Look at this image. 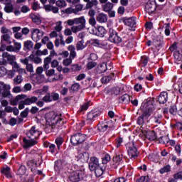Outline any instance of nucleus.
<instances>
[{
    "instance_id": "obj_52",
    "label": "nucleus",
    "mask_w": 182,
    "mask_h": 182,
    "mask_svg": "<svg viewBox=\"0 0 182 182\" xmlns=\"http://www.w3.org/2000/svg\"><path fill=\"white\" fill-rule=\"evenodd\" d=\"M168 136H160L159 138V143H161V144H166V143H168Z\"/></svg>"
},
{
    "instance_id": "obj_29",
    "label": "nucleus",
    "mask_w": 182,
    "mask_h": 182,
    "mask_svg": "<svg viewBox=\"0 0 182 182\" xmlns=\"http://www.w3.org/2000/svg\"><path fill=\"white\" fill-rule=\"evenodd\" d=\"M11 87L9 85H4V90L1 93L3 97H11L12 96L11 95V91H10Z\"/></svg>"
},
{
    "instance_id": "obj_63",
    "label": "nucleus",
    "mask_w": 182,
    "mask_h": 182,
    "mask_svg": "<svg viewBox=\"0 0 182 182\" xmlns=\"http://www.w3.org/2000/svg\"><path fill=\"white\" fill-rule=\"evenodd\" d=\"M169 50L171 52H176V50H177V42H173V43L169 47Z\"/></svg>"
},
{
    "instance_id": "obj_58",
    "label": "nucleus",
    "mask_w": 182,
    "mask_h": 182,
    "mask_svg": "<svg viewBox=\"0 0 182 182\" xmlns=\"http://www.w3.org/2000/svg\"><path fill=\"white\" fill-rule=\"evenodd\" d=\"M143 90V85L141 84L136 83L134 86V90L135 92H141Z\"/></svg>"
},
{
    "instance_id": "obj_44",
    "label": "nucleus",
    "mask_w": 182,
    "mask_h": 182,
    "mask_svg": "<svg viewBox=\"0 0 182 182\" xmlns=\"http://www.w3.org/2000/svg\"><path fill=\"white\" fill-rule=\"evenodd\" d=\"M63 141H65V140L63 139V137H58L55 139V143L57 145L58 150H60V146L63 144Z\"/></svg>"
},
{
    "instance_id": "obj_17",
    "label": "nucleus",
    "mask_w": 182,
    "mask_h": 182,
    "mask_svg": "<svg viewBox=\"0 0 182 182\" xmlns=\"http://www.w3.org/2000/svg\"><path fill=\"white\" fill-rule=\"evenodd\" d=\"M168 100V94L166 92H162L158 97L157 102H159L160 105H164V103H167Z\"/></svg>"
},
{
    "instance_id": "obj_25",
    "label": "nucleus",
    "mask_w": 182,
    "mask_h": 182,
    "mask_svg": "<svg viewBox=\"0 0 182 182\" xmlns=\"http://www.w3.org/2000/svg\"><path fill=\"white\" fill-rule=\"evenodd\" d=\"M43 163V160H41V162L38 163L35 159H31L27 161L26 165L28 168L33 167V166H35V167H41Z\"/></svg>"
},
{
    "instance_id": "obj_39",
    "label": "nucleus",
    "mask_w": 182,
    "mask_h": 182,
    "mask_svg": "<svg viewBox=\"0 0 182 182\" xmlns=\"http://www.w3.org/2000/svg\"><path fill=\"white\" fill-rule=\"evenodd\" d=\"M32 33H37V38L38 39L41 40L43 35L45 34V32L43 31L39 30V28H33Z\"/></svg>"
},
{
    "instance_id": "obj_32",
    "label": "nucleus",
    "mask_w": 182,
    "mask_h": 182,
    "mask_svg": "<svg viewBox=\"0 0 182 182\" xmlns=\"http://www.w3.org/2000/svg\"><path fill=\"white\" fill-rule=\"evenodd\" d=\"M96 20L100 23H105V22H107V16L104 13H101L98 14Z\"/></svg>"
},
{
    "instance_id": "obj_11",
    "label": "nucleus",
    "mask_w": 182,
    "mask_h": 182,
    "mask_svg": "<svg viewBox=\"0 0 182 182\" xmlns=\"http://www.w3.org/2000/svg\"><path fill=\"white\" fill-rule=\"evenodd\" d=\"M112 120L110 121H102L97 124V130L101 133H105L108 129H112Z\"/></svg>"
},
{
    "instance_id": "obj_30",
    "label": "nucleus",
    "mask_w": 182,
    "mask_h": 182,
    "mask_svg": "<svg viewBox=\"0 0 182 182\" xmlns=\"http://www.w3.org/2000/svg\"><path fill=\"white\" fill-rule=\"evenodd\" d=\"M149 60H150V58L147 55H142L141 56V60H140V66L141 68H146L147 66V63H149Z\"/></svg>"
},
{
    "instance_id": "obj_54",
    "label": "nucleus",
    "mask_w": 182,
    "mask_h": 182,
    "mask_svg": "<svg viewBox=\"0 0 182 182\" xmlns=\"http://www.w3.org/2000/svg\"><path fill=\"white\" fill-rule=\"evenodd\" d=\"M173 12L176 14V15H178V16H182V6L176 7L173 9Z\"/></svg>"
},
{
    "instance_id": "obj_35",
    "label": "nucleus",
    "mask_w": 182,
    "mask_h": 182,
    "mask_svg": "<svg viewBox=\"0 0 182 182\" xmlns=\"http://www.w3.org/2000/svg\"><path fill=\"white\" fill-rule=\"evenodd\" d=\"M171 127L173 130H178V132H182V123L180 122H176L175 124H171Z\"/></svg>"
},
{
    "instance_id": "obj_47",
    "label": "nucleus",
    "mask_w": 182,
    "mask_h": 182,
    "mask_svg": "<svg viewBox=\"0 0 182 182\" xmlns=\"http://www.w3.org/2000/svg\"><path fill=\"white\" fill-rule=\"evenodd\" d=\"M2 41L6 42L7 43H9V45H11V43H12V41H11V36H9V34H4L1 36V42Z\"/></svg>"
},
{
    "instance_id": "obj_28",
    "label": "nucleus",
    "mask_w": 182,
    "mask_h": 182,
    "mask_svg": "<svg viewBox=\"0 0 182 182\" xmlns=\"http://www.w3.org/2000/svg\"><path fill=\"white\" fill-rule=\"evenodd\" d=\"M152 119H153L154 123H156V124H160V123H161V122H163V114H161L160 113H155L152 116Z\"/></svg>"
},
{
    "instance_id": "obj_48",
    "label": "nucleus",
    "mask_w": 182,
    "mask_h": 182,
    "mask_svg": "<svg viewBox=\"0 0 182 182\" xmlns=\"http://www.w3.org/2000/svg\"><path fill=\"white\" fill-rule=\"evenodd\" d=\"M51 102H58L59 100V93L53 92L50 93Z\"/></svg>"
},
{
    "instance_id": "obj_18",
    "label": "nucleus",
    "mask_w": 182,
    "mask_h": 182,
    "mask_svg": "<svg viewBox=\"0 0 182 182\" xmlns=\"http://www.w3.org/2000/svg\"><path fill=\"white\" fill-rule=\"evenodd\" d=\"M94 171L96 177H102V176H103V173L106 171V166L100 165L99 166H97V168L94 169Z\"/></svg>"
},
{
    "instance_id": "obj_43",
    "label": "nucleus",
    "mask_w": 182,
    "mask_h": 182,
    "mask_svg": "<svg viewBox=\"0 0 182 182\" xmlns=\"http://www.w3.org/2000/svg\"><path fill=\"white\" fill-rule=\"evenodd\" d=\"M169 113L173 116H176L177 114V106L176 105H172L169 107Z\"/></svg>"
},
{
    "instance_id": "obj_57",
    "label": "nucleus",
    "mask_w": 182,
    "mask_h": 182,
    "mask_svg": "<svg viewBox=\"0 0 182 182\" xmlns=\"http://www.w3.org/2000/svg\"><path fill=\"white\" fill-rule=\"evenodd\" d=\"M22 75H17L16 77L14 79V84L19 85L22 83Z\"/></svg>"
},
{
    "instance_id": "obj_38",
    "label": "nucleus",
    "mask_w": 182,
    "mask_h": 182,
    "mask_svg": "<svg viewBox=\"0 0 182 182\" xmlns=\"http://www.w3.org/2000/svg\"><path fill=\"white\" fill-rule=\"evenodd\" d=\"M102 165L106 166V164H107V163H109L112 160V157L110 156V154H105L102 158Z\"/></svg>"
},
{
    "instance_id": "obj_16",
    "label": "nucleus",
    "mask_w": 182,
    "mask_h": 182,
    "mask_svg": "<svg viewBox=\"0 0 182 182\" xmlns=\"http://www.w3.org/2000/svg\"><path fill=\"white\" fill-rule=\"evenodd\" d=\"M0 172L5 176L6 178H12V170L11 167L6 166L1 168Z\"/></svg>"
},
{
    "instance_id": "obj_59",
    "label": "nucleus",
    "mask_w": 182,
    "mask_h": 182,
    "mask_svg": "<svg viewBox=\"0 0 182 182\" xmlns=\"http://www.w3.org/2000/svg\"><path fill=\"white\" fill-rule=\"evenodd\" d=\"M14 50L17 51L21 50V48H22V44L21 43L16 42L15 40H14Z\"/></svg>"
},
{
    "instance_id": "obj_60",
    "label": "nucleus",
    "mask_w": 182,
    "mask_h": 182,
    "mask_svg": "<svg viewBox=\"0 0 182 182\" xmlns=\"http://www.w3.org/2000/svg\"><path fill=\"white\" fill-rule=\"evenodd\" d=\"M89 105H90V102H87L84 103L80 108V112H85V110H87L89 109Z\"/></svg>"
},
{
    "instance_id": "obj_8",
    "label": "nucleus",
    "mask_w": 182,
    "mask_h": 182,
    "mask_svg": "<svg viewBox=\"0 0 182 182\" xmlns=\"http://www.w3.org/2000/svg\"><path fill=\"white\" fill-rule=\"evenodd\" d=\"M127 153L132 160H136L139 157V154H140V152H139L137 148L134 146V142L132 143L131 146H128Z\"/></svg>"
},
{
    "instance_id": "obj_15",
    "label": "nucleus",
    "mask_w": 182,
    "mask_h": 182,
    "mask_svg": "<svg viewBox=\"0 0 182 182\" xmlns=\"http://www.w3.org/2000/svg\"><path fill=\"white\" fill-rule=\"evenodd\" d=\"M99 166H101L100 164H99V159L96 156H92L90 159L89 161V168L90 171H95V169L98 167Z\"/></svg>"
},
{
    "instance_id": "obj_23",
    "label": "nucleus",
    "mask_w": 182,
    "mask_h": 182,
    "mask_svg": "<svg viewBox=\"0 0 182 182\" xmlns=\"http://www.w3.org/2000/svg\"><path fill=\"white\" fill-rule=\"evenodd\" d=\"M107 33V31L105 28V27L102 26H99L97 28L96 35L97 36H100V38H105V35Z\"/></svg>"
},
{
    "instance_id": "obj_55",
    "label": "nucleus",
    "mask_w": 182,
    "mask_h": 182,
    "mask_svg": "<svg viewBox=\"0 0 182 182\" xmlns=\"http://www.w3.org/2000/svg\"><path fill=\"white\" fill-rule=\"evenodd\" d=\"M28 114H29V108L26 107L23 111L21 112L20 116L23 119H26V117H28Z\"/></svg>"
},
{
    "instance_id": "obj_61",
    "label": "nucleus",
    "mask_w": 182,
    "mask_h": 182,
    "mask_svg": "<svg viewBox=\"0 0 182 182\" xmlns=\"http://www.w3.org/2000/svg\"><path fill=\"white\" fill-rule=\"evenodd\" d=\"M115 141H116V147L117 149H119V147L122 146V143H123V138L118 137L115 139Z\"/></svg>"
},
{
    "instance_id": "obj_46",
    "label": "nucleus",
    "mask_w": 182,
    "mask_h": 182,
    "mask_svg": "<svg viewBox=\"0 0 182 182\" xmlns=\"http://www.w3.org/2000/svg\"><path fill=\"white\" fill-rule=\"evenodd\" d=\"M42 100L43 102H45V103H50V102H52L50 92H46V95L43 97Z\"/></svg>"
},
{
    "instance_id": "obj_10",
    "label": "nucleus",
    "mask_w": 182,
    "mask_h": 182,
    "mask_svg": "<svg viewBox=\"0 0 182 182\" xmlns=\"http://www.w3.org/2000/svg\"><path fill=\"white\" fill-rule=\"evenodd\" d=\"M120 21L123 22V23L126 26H129V28H136V17H122Z\"/></svg>"
},
{
    "instance_id": "obj_53",
    "label": "nucleus",
    "mask_w": 182,
    "mask_h": 182,
    "mask_svg": "<svg viewBox=\"0 0 182 182\" xmlns=\"http://www.w3.org/2000/svg\"><path fill=\"white\" fill-rule=\"evenodd\" d=\"M89 153L83 152L81 155V160H82L84 163H86V161H89Z\"/></svg>"
},
{
    "instance_id": "obj_62",
    "label": "nucleus",
    "mask_w": 182,
    "mask_h": 182,
    "mask_svg": "<svg viewBox=\"0 0 182 182\" xmlns=\"http://www.w3.org/2000/svg\"><path fill=\"white\" fill-rule=\"evenodd\" d=\"M72 64V58H66L65 60H63V65L64 66H70V65Z\"/></svg>"
},
{
    "instance_id": "obj_21",
    "label": "nucleus",
    "mask_w": 182,
    "mask_h": 182,
    "mask_svg": "<svg viewBox=\"0 0 182 182\" xmlns=\"http://www.w3.org/2000/svg\"><path fill=\"white\" fill-rule=\"evenodd\" d=\"M130 99H131L130 95H129V94L126 93V94H124L123 95H122L119 98V102L122 105H129L130 103Z\"/></svg>"
},
{
    "instance_id": "obj_26",
    "label": "nucleus",
    "mask_w": 182,
    "mask_h": 182,
    "mask_svg": "<svg viewBox=\"0 0 182 182\" xmlns=\"http://www.w3.org/2000/svg\"><path fill=\"white\" fill-rule=\"evenodd\" d=\"M53 124H56L58 127H63L65 124H66V122H65V119L62 117V114H60V116H58V118L55 120V122H53Z\"/></svg>"
},
{
    "instance_id": "obj_6",
    "label": "nucleus",
    "mask_w": 182,
    "mask_h": 182,
    "mask_svg": "<svg viewBox=\"0 0 182 182\" xmlns=\"http://www.w3.org/2000/svg\"><path fill=\"white\" fill-rule=\"evenodd\" d=\"M112 168H117L120 164H123V152L122 151H117L112 157Z\"/></svg>"
},
{
    "instance_id": "obj_42",
    "label": "nucleus",
    "mask_w": 182,
    "mask_h": 182,
    "mask_svg": "<svg viewBox=\"0 0 182 182\" xmlns=\"http://www.w3.org/2000/svg\"><path fill=\"white\" fill-rule=\"evenodd\" d=\"M18 176H25L26 174V166L25 165H21L18 169Z\"/></svg>"
},
{
    "instance_id": "obj_1",
    "label": "nucleus",
    "mask_w": 182,
    "mask_h": 182,
    "mask_svg": "<svg viewBox=\"0 0 182 182\" xmlns=\"http://www.w3.org/2000/svg\"><path fill=\"white\" fill-rule=\"evenodd\" d=\"M142 114L137 118L136 123L139 126L144 124V119L147 120L154 112V98L149 97L144 103L141 104Z\"/></svg>"
},
{
    "instance_id": "obj_3",
    "label": "nucleus",
    "mask_w": 182,
    "mask_h": 182,
    "mask_svg": "<svg viewBox=\"0 0 182 182\" xmlns=\"http://www.w3.org/2000/svg\"><path fill=\"white\" fill-rule=\"evenodd\" d=\"M87 134H82L80 132H77L71 135L70 136V143L72 146H76L80 144H82V149L85 151H87L90 149V145L86 141V139L88 138Z\"/></svg>"
},
{
    "instance_id": "obj_14",
    "label": "nucleus",
    "mask_w": 182,
    "mask_h": 182,
    "mask_svg": "<svg viewBox=\"0 0 182 182\" xmlns=\"http://www.w3.org/2000/svg\"><path fill=\"white\" fill-rule=\"evenodd\" d=\"M102 114V111H100L99 109H94L91 110L90 112H88L87 119V120H96L97 117H99Z\"/></svg>"
},
{
    "instance_id": "obj_27",
    "label": "nucleus",
    "mask_w": 182,
    "mask_h": 182,
    "mask_svg": "<svg viewBox=\"0 0 182 182\" xmlns=\"http://www.w3.org/2000/svg\"><path fill=\"white\" fill-rule=\"evenodd\" d=\"M106 70H107V65L105 63H102L97 66L96 69V73H97L98 75H101V73H105Z\"/></svg>"
},
{
    "instance_id": "obj_22",
    "label": "nucleus",
    "mask_w": 182,
    "mask_h": 182,
    "mask_svg": "<svg viewBox=\"0 0 182 182\" xmlns=\"http://www.w3.org/2000/svg\"><path fill=\"white\" fill-rule=\"evenodd\" d=\"M174 62L176 65H180L182 62V54L180 50H176L173 52Z\"/></svg>"
},
{
    "instance_id": "obj_37",
    "label": "nucleus",
    "mask_w": 182,
    "mask_h": 182,
    "mask_svg": "<svg viewBox=\"0 0 182 182\" xmlns=\"http://www.w3.org/2000/svg\"><path fill=\"white\" fill-rule=\"evenodd\" d=\"M32 48H33V42L32 41L28 40L24 42L23 50H26V49L30 50Z\"/></svg>"
},
{
    "instance_id": "obj_9",
    "label": "nucleus",
    "mask_w": 182,
    "mask_h": 182,
    "mask_svg": "<svg viewBox=\"0 0 182 182\" xmlns=\"http://www.w3.org/2000/svg\"><path fill=\"white\" fill-rule=\"evenodd\" d=\"M83 172L82 171H75L73 173H70L69 176V180L72 182H79L81 180H83Z\"/></svg>"
},
{
    "instance_id": "obj_64",
    "label": "nucleus",
    "mask_w": 182,
    "mask_h": 182,
    "mask_svg": "<svg viewBox=\"0 0 182 182\" xmlns=\"http://www.w3.org/2000/svg\"><path fill=\"white\" fill-rule=\"evenodd\" d=\"M173 178L176 179V180H178V178L180 180H182V171L175 173L173 175Z\"/></svg>"
},
{
    "instance_id": "obj_33",
    "label": "nucleus",
    "mask_w": 182,
    "mask_h": 182,
    "mask_svg": "<svg viewBox=\"0 0 182 182\" xmlns=\"http://www.w3.org/2000/svg\"><path fill=\"white\" fill-rule=\"evenodd\" d=\"M28 59H30L31 62H34L36 65H39V63H42V58L38 56L35 57V55H33V53L31 54L28 56Z\"/></svg>"
},
{
    "instance_id": "obj_20",
    "label": "nucleus",
    "mask_w": 182,
    "mask_h": 182,
    "mask_svg": "<svg viewBox=\"0 0 182 182\" xmlns=\"http://www.w3.org/2000/svg\"><path fill=\"white\" fill-rule=\"evenodd\" d=\"M27 96L25 94H21L16 96V97L14 100H11L10 101V105L11 106H18V103L19 102V100H23V99H26Z\"/></svg>"
},
{
    "instance_id": "obj_24",
    "label": "nucleus",
    "mask_w": 182,
    "mask_h": 182,
    "mask_svg": "<svg viewBox=\"0 0 182 182\" xmlns=\"http://www.w3.org/2000/svg\"><path fill=\"white\" fill-rule=\"evenodd\" d=\"M29 18L32 20V22H33V23H36V25H41V23H42V20L41 19V17H38V15L33 13L30 14Z\"/></svg>"
},
{
    "instance_id": "obj_7",
    "label": "nucleus",
    "mask_w": 182,
    "mask_h": 182,
    "mask_svg": "<svg viewBox=\"0 0 182 182\" xmlns=\"http://www.w3.org/2000/svg\"><path fill=\"white\" fill-rule=\"evenodd\" d=\"M141 133L144 139H147L149 141L157 140V133L154 130L141 129Z\"/></svg>"
},
{
    "instance_id": "obj_50",
    "label": "nucleus",
    "mask_w": 182,
    "mask_h": 182,
    "mask_svg": "<svg viewBox=\"0 0 182 182\" xmlns=\"http://www.w3.org/2000/svg\"><path fill=\"white\" fill-rule=\"evenodd\" d=\"M70 70L72 72H79V70H82V66L79 65V64H74L71 65Z\"/></svg>"
},
{
    "instance_id": "obj_40",
    "label": "nucleus",
    "mask_w": 182,
    "mask_h": 182,
    "mask_svg": "<svg viewBox=\"0 0 182 182\" xmlns=\"http://www.w3.org/2000/svg\"><path fill=\"white\" fill-rule=\"evenodd\" d=\"M170 171H171V166L169 164L166 165L165 166H164L159 170L160 174H164L165 173H170Z\"/></svg>"
},
{
    "instance_id": "obj_41",
    "label": "nucleus",
    "mask_w": 182,
    "mask_h": 182,
    "mask_svg": "<svg viewBox=\"0 0 182 182\" xmlns=\"http://www.w3.org/2000/svg\"><path fill=\"white\" fill-rule=\"evenodd\" d=\"M121 92L122 88L119 87H113L110 90L111 95H114L115 96H118V95H120Z\"/></svg>"
},
{
    "instance_id": "obj_31",
    "label": "nucleus",
    "mask_w": 182,
    "mask_h": 182,
    "mask_svg": "<svg viewBox=\"0 0 182 182\" xmlns=\"http://www.w3.org/2000/svg\"><path fill=\"white\" fill-rule=\"evenodd\" d=\"M26 103V106H31V105H33V103H36L38 102V97L32 96L31 97H27L25 100Z\"/></svg>"
},
{
    "instance_id": "obj_4",
    "label": "nucleus",
    "mask_w": 182,
    "mask_h": 182,
    "mask_svg": "<svg viewBox=\"0 0 182 182\" xmlns=\"http://www.w3.org/2000/svg\"><path fill=\"white\" fill-rule=\"evenodd\" d=\"M75 25L78 26H73L71 27V31L73 33H77V32H80V31H83L85 28H86V18L85 16H80L79 18H75Z\"/></svg>"
},
{
    "instance_id": "obj_45",
    "label": "nucleus",
    "mask_w": 182,
    "mask_h": 182,
    "mask_svg": "<svg viewBox=\"0 0 182 182\" xmlns=\"http://www.w3.org/2000/svg\"><path fill=\"white\" fill-rule=\"evenodd\" d=\"M4 12L6 14H11L14 12V5L13 4H6L4 7Z\"/></svg>"
},
{
    "instance_id": "obj_13",
    "label": "nucleus",
    "mask_w": 182,
    "mask_h": 182,
    "mask_svg": "<svg viewBox=\"0 0 182 182\" xmlns=\"http://www.w3.org/2000/svg\"><path fill=\"white\" fill-rule=\"evenodd\" d=\"M59 116L60 114H58L55 111H50L46 114V119L48 122H51V124L53 126V123L59 119Z\"/></svg>"
},
{
    "instance_id": "obj_56",
    "label": "nucleus",
    "mask_w": 182,
    "mask_h": 182,
    "mask_svg": "<svg viewBox=\"0 0 182 182\" xmlns=\"http://www.w3.org/2000/svg\"><path fill=\"white\" fill-rule=\"evenodd\" d=\"M80 89V85L79 83L73 84L70 87V90L73 92H77Z\"/></svg>"
},
{
    "instance_id": "obj_51",
    "label": "nucleus",
    "mask_w": 182,
    "mask_h": 182,
    "mask_svg": "<svg viewBox=\"0 0 182 182\" xmlns=\"http://www.w3.org/2000/svg\"><path fill=\"white\" fill-rule=\"evenodd\" d=\"M55 5L58 6V8H65L66 6V1L65 0H58L55 2Z\"/></svg>"
},
{
    "instance_id": "obj_5",
    "label": "nucleus",
    "mask_w": 182,
    "mask_h": 182,
    "mask_svg": "<svg viewBox=\"0 0 182 182\" xmlns=\"http://www.w3.org/2000/svg\"><path fill=\"white\" fill-rule=\"evenodd\" d=\"M108 41L115 45H119L123 42V38L119 36V33L113 28H109L108 32Z\"/></svg>"
},
{
    "instance_id": "obj_36",
    "label": "nucleus",
    "mask_w": 182,
    "mask_h": 182,
    "mask_svg": "<svg viewBox=\"0 0 182 182\" xmlns=\"http://www.w3.org/2000/svg\"><path fill=\"white\" fill-rule=\"evenodd\" d=\"M112 9H113V4L111 2H107L105 5H102V11L104 12H108L112 11Z\"/></svg>"
},
{
    "instance_id": "obj_49",
    "label": "nucleus",
    "mask_w": 182,
    "mask_h": 182,
    "mask_svg": "<svg viewBox=\"0 0 182 182\" xmlns=\"http://www.w3.org/2000/svg\"><path fill=\"white\" fill-rule=\"evenodd\" d=\"M97 66V63L93 62V61H90L87 64V69L88 70H92L94 68H96Z\"/></svg>"
},
{
    "instance_id": "obj_19",
    "label": "nucleus",
    "mask_w": 182,
    "mask_h": 182,
    "mask_svg": "<svg viewBox=\"0 0 182 182\" xmlns=\"http://www.w3.org/2000/svg\"><path fill=\"white\" fill-rule=\"evenodd\" d=\"M116 77V74L114 73H111L108 75H105L101 78V82L104 85H106L110 82V80H114Z\"/></svg>"
},
{
    "instance_id": "obj_2",
    "label": "nucleus",
    "mask_w": 182,
    "mask_h": 182,
    "mask_svg": "<svg viewBox=\"0 0 182 182\" xmlns=\"http://www.w3.org/2000/svg\"><path fill=\"white\" fill-rule=\"evenodd\" d=\"M26 136L28 139L23 138V149H29V147H33V146H36L38 144V141L35 140L36 139H39L41 134L39 131L36 129V127L33 126L29 131L26 132Z\"/></svg>"
},
{
    "instance_id": "obj_34",
    "label": "nucleus",
    "mask_w": 182,
    "mask_h": 182,
    "mask_svg": "<svg viewBox=\"0 0 182 182\" xmlns=\"http://www.w3.org/2000/svg\"><path fill=\"white\" fill-rule=\"evenodd\" d=\"M68 50H70V59H74L76 58V48L73 45H70L68 47Z\"/></svg>"
},
{
    "instance_id": "obj_12",
    "label": "nucleus",
    "mask_w": 182,
    "mask_h": 182,
    "mask_svg": "<svg viewBox=\"0 0 182 182\" xmlns=\"http://www.w3.org/2000/svg\"><path fill=\"white\" fill-rule=\"evenodd\" d=\"M145 11L149 14V15L154 14V12L157 11V4H156V1H149L145 5Z\"/></svg>"
}]
</instances>
